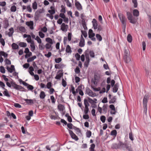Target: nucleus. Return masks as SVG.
I'll return each instance as SVG.
<instances>
[{
  "label": "nucleus",
  "mask_w": 151,
  "mask_h": 151,
  "mask_svg": "<svg viewBox=\"0 0 151 151\" xmlns=\"http://www.w3.org/2000/svg\"><path fill=\"white\" fill-rule=\"evenodd\" d=\"M45 46L42 43H41L39 45V49L41 50H43L45 49Z\"/></svg>",
  "instance_id": "obj_39"
},
{
  "label": "nucleus",
  "mask_w": 151,
  "mask_h": 151,
  "mask_svg": "<svg viewBox=\"0 0 151 151\" xmlns=\"http://www.w3.org/2000/svg\"><path fill=\"white\" fill-rule=\"evenodd\" d=\"M12 48L14 50H16L19 49L18 45L16 43H13L12 45Z\"/></svg>",
  "instance_id": "obj_26"
},
{
  "label": "nucleus",
  "mask_w": 151,
  "mask_h": 151,
  "mask_svg": "<svg viewBox=\"0 0 151 151\" xmlns=\"http://www.w3.org/2000/svg\"><path fill=\"white\" fill-rule=\"evenodd\" d=\"M62 58H55V62L56 63H59L62 60Z\"/></svg>",
  "instance_id": "obj_60"
},
{
  "label": "nucleus",
  "mask_w": 151,
  "mask_h": 151,
  "mask_svg": "<svg viewBox=\"0 0 151 151\" xmlns=\"http://www.w3.org/2000/svg\"><path fill=\"white\" fill-rule=\"evenodd\" d=\"M26 25L29 27L31 29H34L33 25L34 22L33 21H30L29 22H27L26 23Z\"/></svg>",
  "instance_id": "obj_9"
},
{
  "label": "nucleus",
  "mask_w": 151,
  "mask_h": 151,
  "mask_svg": "<svg viewBox=\"0 0 151 151\" xmlns=\"http://www.w3.org/2000/svg\"><path fill=\"white\" fill-rule=\"evenodd\" d=\"M5 62V64L8 65H10L11 64V61L7 58H6L4 60Z\"/></svg>",
  "instance_id": "obj_45"
},
{
  "label": "nucleus",
  "mask_w": 151,
  "mask_h": 151,
  "mask_svg": "<svg viewBox=\"0 0 151 151\" xmlns=\"http://www.w3.org/2000/svg\"><path fill=\"white\" fill-rule=\"evenodd\" d=\"M14 106L16 108H21L22 106H21L18 103H15L14 104Z\"/></svg>",
  "instance_id": "obj_64"
},
{
  "label": "nucleus",
  "mask_w": 151,
  "mask_h": 151,
  "mask_svg": "<svg viewBox=\"0 0 151 151\" xmlns=\"http://www.w3.org/2000/svg\"><path fill=\"white\" fill-rule=\"evenodd\" d=\"M64 65H61L59 67V65L58 64H55V67L56 69H60L63 68Z\"/></svg>",
  "instance_id": "obj_50"
},
{
  "label": "nucleus",
  "mask_w": 151,
  "mask_h": 151,
  "mask_svg": "<svg viewBox=\"0 0 151 151\" xmlns=\"http://www.w3.org/2000/svg\"><path fill=\"white\" fill-rule=\"evenodd\" d=\"M40 11H41V9H40ZM42 13V12L41 11H37L35 13L34 16L35 20L37 21L39 19V18L40 17V14Z\"/></svg>",
  "instance_id": "obj_8"
},
{
  "label": "nucleus",
  "mask_w": 151,
  "mask_h": 151,
  "mask_svg": "<svg viewBox=\"0 0 151 151\" xmlns=\"http://www.w3.org/2000/svg\"><path fill=\"white\" fill-rule=\"evenodd\" d=\"M81 32L82 34L83 35L85 38L87 37V32L85 31L81 30Z\"/></svg>",
  "instance_id": "obj_54"
},
{
  "label": "nucleus",
  "mask_w": 151,
  "mask_h": 151,
  "mask_svg": "<svg viewBox=\"0 0 151 151\" xmlns=\"http://www.w3.org/2000/svg\"><path fill=\"white\" fill-rule=\"evenodd\" d=\"M132 2L134 4V7L135 8H137L138 5L137 0H132Z\"/></svg>",
  "instance_id": "obj_40"
},
{
  "label": "nucleus",
  "mask_w": 151,
  "mask_h": 151,
  "mask_svg": "<svg viewBox=\"0 0 151 151\" xmlns=\"http://www.w3.org/2000/svg\"><path fill=\"white\" fill-rule=\"evenodd\" d=\"M117 134V131L116 130H114L112 131L110 133V134L111 135L114 136L115 137Z\"/></svg>",
  "instance_id": "obj_37"
},
{
  "label": "nucleus",
  "mask_w": 151,
  "mask_h": 151,
  "mask_svg": "<svg viewBox=\"0 0 151 151\" xmlns=\"http://www.w3.org/2000/svg\"><path fill=\"white\" fill-rule=\"evenodd\" d=\"M131 56L129 55V52L128 49H125L123 59L124 62L126 63H128L131 61Z\"/></svg>",
  "instance_id": "obj_1"
},
{
  "label": "nucleus",
  "mask_w": 151,
  "mask_h": 151,
  "mask_svg": "<svg viewBox=\"0 0 151 151\" xmlns=\"http://www.w3.org/2000/svg\"><path fill=\"white\" fill-rule=\"evenodd\" d=\"M119 141L118 144H117L116 143L112 144L111 146V148L113 149H115L117 150L120 148Z\"/></svg>",
  "instance_id": "obj_11"
},
{
  "label": "nucleus",
  "mask_w": 151,
  "mask_h": 151,
  "mask_svg": "<svg viewBox=\"0 0 151 151\" xmlns=\"http://www.w3.org/2000/svg\"><path fill=\"white\" fill-rule=\"evenodd\" d=\"M19 30L22 32H25L26 31L25 28L23 26H21L18 28Z\"/></svg>",
  "instance_id": "obj_32"
},
{
  "label": "nucleus",
  "mask_w": 151,
  "mask_h": 151,
  "mask_svg": "<svg viewBox=\"0 0 151 151\" xmlns=\"http://www.w3.org/2000/svg\"><path fill=\"white\" fill-rule=\"evenodd\" d=\"M106 119V117L104 116H101L100 120L103 123L105 122Z\"/></svg>",
  "instance_id": "obj_51"
},
{
  "label": "nucleus",
  "mask_w": 151,
  "mask_h": 151,
  "mask_svg": "<svg viewBox=\"0 0 151 151\" xmlns=\"http://www.w3.org/2000/svg\"><path fill=\"white\" fill-rule=\"evenodd\" d=\"M88 101L92 105L94 103H96V102L95 101H94L91 98L88 97Z\"/></svg>",
  "instance_id": "obj_33"
},
{
  "label": "nucleus",
  "mask_w": 151,
  "mask_h": 151,
  "mask_svg": "<svg viewBox=\"0 0 151 151\" xmlns=\"http://www.w3.org/2000/svg\"><path fill=\"white\" fill-rule=\"evenodd\" d=\"M91 132L90 130H88L86 132V137L88 138H89L91 137Z\"/></svg>",
  "instance_id": "obj_44"
},
{
  "label": "nucleus",
  "mask_w": 151,
  "mask_h": 151,
  "mask_svg": "<svg viewBox=\"0 0 151 151\" xmlns=\"http://www.w3.org/2000/svg\"><path fill=\"white\" fill-rule=\"evenodd\" d=\"M23 37L24 38H26L27 37L28 38H29L30 41H29L28 40H27L28 42H30V41H31L32 40L30 35H28L26 34H24L23 35Z\"/></svg>",
  "instance_id": "obj_49"
},
{
  "label": "nucleus",
  "mask_w": 151,
  "mask_h": 151,
  "mask_svg": "<svg viewBox=\"0 0 151 151\" xmlns=\"http://www.w3.org/2000/svg\"><path fill=\"white\" fill-rule=\"evenodd\" d=\"M75 72L77 74H78L80 72V68L78 67H76L75 69Z\"/></svg>",
  "instance_id": "obj_57"
},
{
  "label": "nucleus",
  "mask_w": 151,
  "mask_h": 151,
  "mask_svg": "<svg viewBox=\"0 0 151 151\" xmlns=\"http://www.w3.org/2000/svg\"><path fill=\"white\" fill-rule=\"evenodd\" d=\"M89 111V108L87 106H85V109L84 110V112L85 114H88Z\"/></svg>",
  "instance_id": "obj_58"
},
{
  "label": "nucleus",
  "mask_w": 151,
  "mask_h": 151,
  "mask_svg": "<svg viewBox=\"0 0 151 151\" xmlns=\"http://www.w3.org/2000/svg\"><path fill=\"white\" fill-rule=\"evenodd\" d=\"M9 30L10 31V32H8V35L9 37H11L12 36L14 32V28L12 27L9 29Z\"/></svg>",
  "instance_id": "obj_20"
},
{
  "label": "nucleus",
  "mask_w": 151,
  "mask_h": 151,
  "mask_svg": "<svg viewBox=\"0 0 151 151\" xmlns=\"http://www.w3.org/2000/svg\"><path fill=\"white\" fill-rule=\"evenodd\" d=\"M3 93L5 96L7 97H9L10 96V95L6 89H5V91L3 92Z\"/></svg>",
  "instance_id": "obj_28"
},
{
  "label": "nucleus",
  "mask_w": 151,
  "mask_h": 151,
  "mask_svg": "<svg viewBox=\"0 0 151 151\" xmlns=\"http://www.w3.org/2000/svg\"><path fill=\"white\" fill-rule=\"evenodd\" d=\"M52 86V83L50 82H48L47 83V85L46 88L48 89H49L51 88V87Z\"/></svg>",
  "instance_id": "obj_63"
},
{
  "label": "nucleus",
  "mask_w": 151,
  "mask_h": 151,
  "mask_svg": "<svg viewBox=\"0 0 151 151\" xmlns=\"http://www.w3.org/2000/svg\"><path fill=\"white\" fill-rule=\"evenodd\" d=\"M96 37L97 39L99 40V41H101L102 40V37L99 34H96Z\"/></svg>",
  "instance_id": "obj_38"
},
{
  "label": "nucleus",
  "mask_w": 151,
  "mask_h": 151,
  "mask_svg": "<svg viewBox=\"0 0 151 151\" xmlns=\"http://www.w3.org/2000/svg\"><path fill=\"white\" fill-rule=\"evenodd\" d=\"M11 85H12V86L14 88H15V87L17 86V84L15 82H14L13 81L10 82Z\"/></svg>",
  "instance_id": "obj_47"
},
{
  "label": "nucleus",
  "mask_w": 151,
  "mask_h": 151,
  "mask_svg": "<svg viewBox=\"0 0 151 151\" xmlns=\"http://www.w3.org/2000/svg\"><path fill=\"white\" fill-rule=\"evenodd\" d=\"M68 28V25L65 24L64 23H63L60 26V29L63 31L66 32Z\"/></svg>",
  "instance_id": "obj_7"
},
{
  "label": "nucleus",
  "mask_w": 151,
  "mask_h": 151,
  "mask_svg": "<svg viewBox=\"0 0 151 151\" xmlns=\"http://www.w3.org/2000/svg\"><path fill=\"white\" fill-rule=\"evenodd\" d=\"M128 20L129 21V22L130 23L135 24L137 21V19L133 16L132 18L129 19Z\"/></svg>",
  "instance_id": "obj_15"
},
{
  "label": "nucleus",
  "mask_w": 151,
  "mask_h": 151,
  "mask_svg": "<svg viewBox=\"0 0 151 151\" xmlns=\"http://www.w3.org/2000/svg\"><path fill=\"white\" fill-rule=\"evenodd\" d=\"M119 83H116L113 86V92L116 93L117 92L119 87Z\"/></svg>",
  "instance_id": "obj_13"
},
{
  "label": "nucleus",
  "mask_w": 151,
  "mask_h": 151,
  "mask_svg": "<svg viewBox=\"0 0 151 151\" xmlns=\"http://www.w3.org/2000/svg\"><path fill=\"white\" fill-rule=\"evenodd\" d=\"M79 46L80 47H82L85 45V40H80L79 43Z\"/></svg>",
  "instance_id": "obj_36"
},
{
  "label": "nucleus",
  "mask_w": 151,
  "mask_h": 151,
  "mask_svg": "<svg viewBox=\"0 0 151 151\" xmlns=\"http://www.w3.org/2000/svg\"><path fill=\"white\" fill-rule=\"evenodd\" d=\"M0 71L2 73H4L5 72V70L3 66L0 67Z\"/></svg>",
  "instance_id": "obj_48"
},
{
  "label": "nucleus",
  "mask_w": 151,
  "mask_h": 151,
  "mask_svg": "<svg viewBox=\"0 0 151 151\" xmlns=\"http://www.w3.org/2000/svg\"><path fill=\"white\" fill-rule=\"evenodd\" d=\"M116 96H114L111 99V100L109 101V103L110 104H114L116 102Z\"/></svg>",
  "instance_id": "obj_25"
},
{
  "label": "nucleus",
  "mask_w": 151,
  "mask_h": 151,
  "mask_svg": "<svg viewBox=\"0 0 151 151\" xmlns=\"http://www.w3.org/2000/svg\"><path fill=\"white\" fill-rule=\"evenodd\" d=\"M91 82L94 85H96L97 84V79L93 78L91 80Z\"/></svg>",
  "instance_id": "obj_53"
},
{
  "label": "nucleus",
  "mask_w": 151,
  "mask_h": 151,
  "mask_svg": "<svg viewBox=\"0 0 151 151\" xmlns=\"http://www.w3.org/2000/svg\"><path fill=\"white\" fill-rule=\"evenodd\" d=\"M133 14L134 16L138 17L139 15V12L138 10L136 9H134L133 10Z\"/></svg>",
  "instance_id": "obj_22"
},
{
  "label": "nucleus",
  "mask_w": 151,
  "mask_h": 151,
  "mask_svg": "<svg viewBox=\"0 0 151 151\" xmlns=\"http://www.w3.org/2000/svg\"><path fill=\"white\" fill-rule=\"evenodd\" d=\"M85 56L86 58V61L84 63V66L87 67L89 64L90 59L88 54L87 53H85Z\"/></svg>",
  "instance_id": "obj_5"
},
{
  "label": "nucleus",
  "mask_w": 151,
  "mask_h": 151,
  "mask_svg": "<svg viewBox=\"0 0 151 151\" xmlns=\"http://www.w3.org/2000/svg\"><path fill=\"white\" fill-rule=\"evenodd\" d=\"M63 76V73H58L55 77L56 79L60 80Z\"/></svg>",
  "instance_id": "obj_23"
},
{
  "label": "nucleus",
  "mask_w": 151,
  "mask_h": 151,
  "mask_svg": "<svg viewBox=\"0 0 151 151\" xmlns=\"http://www.w3.org/2000/svg\"><path fill=\"white\" fill-rule=\"evenodd\" d=\"M58 108L59 111H62L64 110L65 108L64 106L61 104H60L58 105Z\"/></svg>",
  "instance_id": "obj_21"
},
{
  "label": "nucleus",
  "mask_w": 151,
  "mask_h": 151,
  "mask_svg": "<svg viewBox=\"0 0 151 151\" xmlns=\"http://www.w3.org/2000/svg\"><path fill=\"white\" fill-rule=\"evenodd\" d=\"M89 53L90 54V56L92 58H94L95 57L94 53L93 50H91L89 51Z\"/></svg>",
  "instance_id": "obj_56"
},
{
  "label": "nucleus",
  "mask_w": 151,
  "mask_h": 151,
  "mask_svg": "<svg viewBox=\"0 0 151 151\" xmlns=\"http://www.w3.org/2000/svg\"><path fill=\"white\" fill-rule=\"evenodd\" d=\"M45 93L43 91H41L40 94V97L41 99H44L45 96Z\"/></svg>",
  "instance_id": "obj_27"
},
{
  "label": "nucleus",
  "mask_w": 151,
  "mask_h": 151,
  "mask_svg": "<svg viewBox=\"0 0 151 151\" xmlns=\"http://www.w3.org/2000/svg\"><path fill=\"white\" fill-rule=\"evenodd\" d=\"M132 37L131 35L129 34L127 36V40L129 42H131L132 41Z\"/></svg>",
  "instance_id": "obj_30"
},
{
  "label": "nucleus",
  "mask_w": 151,
  "mask_h": 151,
  "mask_svg": "<svg viewBox=\"0 0 151 151\" xmlns=\"http://www.w3.org/2000/svg\"><path fill=\"white\" fill-rule=\"evenodd\" d=\"M30 42L31 43V45H30V46L31 47V50L32 52H34L35 49V47L34 42L33 41H31Z\"/></svg>",
  "instance_id": "obj_19"
},
{
  "label": "nucleus",
  "mask_w": 151,
  "mask_h": 151,
  "mask_svg": "<svg viewBox=\"0 0 151 151\" xmlns=\"http://www.w3.org/2000/svg\"><path fill=\"white\" fill-rule=\"evenodd\" d=\"M37 4L36 1H35L32 3V7L33 9L35 10L37 9Z\"/></svg>",
  "instance_id": "obj_34"
},
{
  "label": "nucleus",
  "mask_w": 151,
  "mask_h": 151,
  "mask_svg": "<svg viewBox=\"0 0 151 151\" xmlns=\"http://www.w3.org/2000/svg\"><path fill=\"white\" fill-rule=\"evenodd\" d=\"M15 89L16 90H19L20 91H25L24 90L25 89L24 88L18 85H17L16 87H15Z\"/></svg>",
  "instance_id": "obj_16"
},
{
  "label": "nucleus",
  "mask_w": 151,
  "mask_h": 151,
  "mask_svg": "<svg viewBox=\"0 0 151 151\" xmlns=\"http://www.w3.org/2000/svg\"><path fill=\"white\" fill-rule=\"evenodd\" d=\"M3 23L4 25V28L5 29H7L9 26V21L7 18H6L4 19V20L3 21Z\"/></svg>",
  "instance_id": "obj_10"
},
{
  "label": "nucleus",
  "mask_w": 151,
  "mask_h": 151,
  "mask_svg": "<svg viewBox=\"0 0 151 151\" xmlns=\"http://www.w3.org/2000/svg\"><path fill=\"white\" fill-rule=\"evenodd\" d=\"M84 103L85 106H87V107H88L89 106V104L88 102V100L86 99H84Z\"/></svg>",
  "instance_id": "obj_55"
},
{
  "label": "nucleus",
  "mask_w": 151,
  "mask_h": 151,
  "mask_svg": "<svg viewBox=\"0 0 151 151\" xmlns=\"http://www.w3.org/2000/svg\"><path fill=\"white\" fill-rule=\"evenodd\" d=\"M93 23V26L94 29H97L98 26L97 22L96 19H93L92 21Z\"/></svg>",
  "instance_id": "obj_12"
},
{
  "label": "nucleus",
  "mask_w": 151,
  "mask_h": 151,
  "mask_svg": "<svg viewBox=\"0 0 151 151\" xmlns=\"http://www.w3.org/2000/svg\"><path fill=\"white\" fill-rule=\"evenodd\" d=\"M67 127L70 129H72L73 128V125L72 123H69L67 124Z\"/></svg>",
  "instance_id": "obj_61"
},
{
  "label": "nucleus",
  "mask_w": 151,
  "mask_h": 151,
  "mask_svg": "<svg viewBox=\"0 0 151 151\" xmlns=\"http://www.w3.org/2000/svg\"><path fill=\"white\" fill-rule=\"evenodd\" d=\"M35 39L36 40H37L38 43H39V44L41 43L42 41H41V39L38 36H37Z\"/></svg>",
  "instance_id": "obj_59"
},
{
  "label": "nucleus",
  "mask_w": 151,
  "mask_h": 151,
  "mask_svg": "<svg viewBox=\"0 0 151 151\" xmlns=\"http://www.w3.org/2000/svg\"><path fill=\"white\" fill-rule=\"evenodd\" d=\"M149 96L148 95H145L143 99V107L144 108L143 112L145 114H147V103L148 100Z\"/></svg>",
  "instance_id": "obj_2"
},
{
  "label": "nucleus",
  "mask_w": 151,
  "mask_h": 151,
  "mask_svg": "<svg viewBox=\"0 0 151 151\" xmlns=\"http://www.w3.org/2000/svg\"><path fill=\"white\" fill-rule=\"evenodd\" d=\"M75 6L77 9L78 10H81L82 9V8L81 5L79 2L77 1L75 2Z\"/></svg>",
  "instance_id": "obj_14"
},
{
  "label": "nucleus",
  "mask_w": 151,
  "mask_h": 151,
  "mask_svg": "<svg viewBox=\"0 0 151 151\" xmlns=\"http://www.w3.org/2000/svg\"><path fill=\"white\" fill-rule=\"evenodd\" d=\"M127 15L128 19L129 20V19L132 18L133 16L131 12H127Z\"/></svg>",
  "instance_id": "obj_31"
},
{
  "label": "nucleus",
  "mask_w": 151,
  "mask_h": 151,
  "mask_svg": "<svg viewBox=\"0 0 151 151\" xmlns=\"http://www.w3.org/2000/svg\"><path fill=\"white\" fill-rule=\"evenodd\" d=\"M95 147V145L94 144L91 145V147L89 148L90 151H94V149Z\"/></svg>",
  "instance_id": "obj_41"
},
{
  "label": "nucleus",
  "mask_w": 151,
  "mask_h": 151,
  "mask_svg": "<svg viewBox=\"0 0 151 151\" xmlns=\"http://www.w3.org/2000/svg\"><path fill=\"white\" fill-rule=\"evenodd\" d=\"M73 129H74L77 133H80L81 132V131L80 129L79 128H77L75 126H73Z\"/></svg>",
  "instance_id": "obj_46"
},
{
  "label": "nucleus",
  "mask_w": 151,
  "mask_h": 151,
  "mask_svg": "<svg viewBox=\"0 0 151 151\" xmlns=\"http://www.w3.org/2000/svg\"><path fill=\"white\" fill-rule=\"evenodd\" d=\"M65 51L67 53H71L72 52V50H71V47L69 45H68L66 47L65 49Z\"/></svg>",
  "instance_id": "obj_24"
},
{
  "label": "nucleus",
  "mask_w": 151,
  "mask_h": 151,
  "mask_svg": "<svg viewBox=\"0 0 151 151\" xmlns=\"http://www.w3.org/2000/svg\"><path fill=\"white\" fill-rule=\"evenodd\" d=\"M95 36V34L93 32V30L90 29L88 31V37L89 38L93 37Z\"/></svg>",
  "instance_id": "obj_17"
},
{
  "label": "nucleus",
  "mask_w": 151,
  "mask_h": 151,
  "mask_svg": "<svg viewBox=\"0 0 151 151\" xmlns=\"http://www.w3.org/2000/svg\"><path fill=\"white\" fill-rule=\"evenodd\" d=\"M120 148L122 149L123 150H125L127 149L128 147V145L126 143H123L122 141H119Z\"/></svg>",
  "instance_id": "obj_4"
},
{
  "label": "nucleus",
  "mask_w": 151,
  "mask_h": 151,
  "mask_svg": "<svg viewBox=\"0 0 151 151\" xmlns=\"http://www.w3.org/2000/svg\"><path fill=\"white\" fill-rule=\"evenodd\" d=\"M19 45L21 47H25L27 46V44L24 42H21L19 44Z\"/></svg>",
  "instance_id": "obj_35"
},
{
  "label": "nucleus",
  "mask_w": 151,
  "mask_h": 151,
  "mask_svg": "<svg viewBox=\"0 0 151 151\" xmlns=\"http://www.w3.org/2000/svg\"><path fill=\"white\" fill-rule=\"evenodd\" d=\"M118 17L123 26L125 27H126V21L127 20V19L125 17L123 14H119Z\"/></svg>",
  "instance_id": "obj_3"
},
{
  "label": "nucleus",
  "mask_w": 151,
  "mask_h": 151,
  "mask_svg": "<svg viewBox=\"0 0 151 151\" xmlns=\"http://www.w3.org/2000/svg\"><path fill=\"white\" fill-rule=\"evenodd\" d=\"M88 95L89 96L93 97H94L96 96L95 93H93L92 91L91 92H90V93H89V94H88Z\"/></svg>",
  "instance_id": "obj_62"
},
{
  "label": "nucleus",
  "mask_w": 151,
  "mask_h": 151,
  "mask_svg": "<svg viewBox=\"0 0 151 151\" xmlns=\"http://www.w3.org/2000/svg\"><path fill=\"white\" fill-rule=\"evenodd\" d=\"M75 57L76 58V59L77 60H80V58L81 57L80 55L78 53H76L75 54Z\"/></svg>",
  "instance_id": "obj_52"
},
{
  "label": "nucleus",
  "mask_w": 151,
  "mask_h": 151,
  "mask_svg": "<svg viewBox=\"0 0 151 151\" xmlns=\"http://www.w3.org/2000/svg\"><path fill=\"white\" fill-rule=\"evenodd\" d=\"M68 131L72 139H75L76 141H77L78 139V138L77 136L72 130H68Z\"/></svg>",
  "instance_id": "obj_6"
},
{
  "label": "nucleus",
  "mask_w": 151,
  "mask_h": 151,
  "mask_svg": "<svg viewBox=\"0 0 151 151\" xmlns=\"http://www.w3.org/2000/svg\"><path fill=\"white\" fill-rule=\"evenodd\" d=\"M45 41L51 45H52L53 43L52 39L50 37L46 38Z\"/></svg>",
  "instance_id": "obj_29"
},
{
  "label": "nucleus",
  "mask_w": 151,
  "mask_h": 151,
  "mask_svg": "<svg viewBox=\"0 0 151 151\" xmlns=\"http://www.w3.org/2000/svg\"><path fill=\"white\" fill-rule=\"evenodd\" d=\"M24 100L29 105H31L34 103L33 100L32 99H24Z\"/></svg>",
  "instance_id": "obj_18"
},
{
  "label": "nucleus",
  "mask_w": 151,
  "mask_h": 151,
  "mask_svg": "<svg viewBox=\"0 0 151 151\" xmlns=\"http://www.w3.org/2000/svg\"><path fill=\"white\" fill-rule=\"evenodd\" d=\"M102 109L104 113V114L106 113L107 111V106L104 105L102 107Z\"/></svg>",
  "instance_id": "obj_43"
},
{
  "label": "nucleus",
  "mask_w": 151,
  "mask_h": 151,
  "mask_svg": "<svg viewBox=\"0 0 151 151\" xmlns=\"http://www.w3.org/2000/svg\"><path fill=\"white\" fill-rule=\"evenodd\" d=\"M16 10V7L14 5L12 6L10 9L11 11L12 12H15Z\"/></svg>",
  "instance_id": "obj_42"
}]
</instances>
